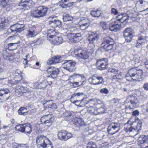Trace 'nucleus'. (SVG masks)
<instances>
[{"mask_svg":"<svg viewBox=\"0 0 148 148\" xmlns=\"http://www.w3.org/2000/svg\"><path fill=\"white\" fill-rule=\"evenodd\" d=\"M94 47L92 46V45H88V49L86 51L81 49H75L74 51V53L76 57L80 58L82 63L85 64L89 61V55L93 53L95 50Z\"/></svg>","mask_w":148,"mask_h":148,"instance_id":"nucleus-1","label":"nucleus"},{"mask_svg":"<svg viewBox=\"0 0 148 148\" xmlns=\"http://www.w3.org/2000/svg\"><path fill=\"white\" fill-rule=\"evenodd\" d=\"M36 143L38 148H53L52 143L46 136L42 135L37 137Z\"/></svg>","mask_w":148,"mask_h":148,"instance_id":"nucleus-2","label":"nucleus"},{"mask_svg":"<svg viewBox=\"0 0 148 148\" xmlns=\"http://www.w3.org/2000/svg\"><path fill=\"white\" fill-rule=\"evenodd\" d=\"M69 80L74 87L82 85L85 83V79L83 74H74L70 77Z\"/></svg>","mask_w":148,"mask_h":148,"instance_id":"nucleus-3","label":"nucleus"},{"mask_svg":"<svg viewBox=\"0 0 148 148\" xmlns=\"http://www.w3.org/2000/svg\"><path fill=\"white\" fill-rule=\"evenodd\" d=\"M48 9L45 6H39L35 10L31 12V16L35 18L42 17L46 15Z\"/></svg>","mask_w":148,"mask_h":148,"instance_id":"nucleus-4","label":"nucleus"},{"mask_svg":"<svg viewBox=\"0 0 148 148\" xmlns=\"http://www.w3.org/2000/svg\"><path fill=\"white\" fill-rule=\"evenodd\" d=\"M114 44V40L110 37H107L103 39L101 44V46L107 51L112 49Z\"/></svg>","mask_w":148,"mask_h":148,"instance_id":"nucleus-5","label":"nucleus"},{"mask_svg":"<svg viewBox=\"0 0 148 148\" xmlns=\"http://www.w3.org/2000/svg\"><path fill=\"white\" fill-rule=\"evenodd\" d=\"M54 16H50L47 18V23L49 27L52 28L58 27L60 28L61 27L62 22L59 20H56Z\"/></svg>","mask_w":148,"mask_h":148,"instance_id":"nucleus-6","label":"nucleus"},{"mask_svg":"<svg viewBox=\"0 0 148 148\" xmlns=\"http://www.w3.org/2000/svg\"><path fill=\"white\" fill-rule=\"evenodd\" d=\"M130 77L133 81H136L141 78V76L143 74L142 69H137L136 68L130 69Z\"/></svg>","mask_w":148,"mask_h":148,"instance_id":"nucleus-7","label":"nucleus"},{"mask_svg":"<svg viewBox=\"0 0 148 148\" xmlns=\"http://www.w3.org/2000/svg\"><path fill=\"white\" fill-rule=\"evenodd\" d=\"M54 117L53 115L49 114L42 116L40 119V121L44 125L50 126L54 121Z\"/></svg>","mask_w":148,"mask_h":148,"instance_id":"nucleus-8","label":"nucleus"},{"mask_svg":"<svg viewBox=\"0 0 148 148\" xmlns=\"http://www.w3.org/2000/svg\"><path fill=\"white\" fill-rule=\"evenodd\" d=\"M134 124V126H131L130 127V136L133 137L136 135L139 132V130H141V123L140 122L136 123L135 122L132 124L130 123V125H132Z\"/></svg>","mask_w":148,"mask_h":148,"instance_id":"nucleus-9","label":"nucleus"},{"mask_svg":"<svg viewBox=\"0 0 148 148\" xmlns=\"http://www.w3.org/2000/svg\"><path fill=\"white\" fill-rule=\"evenodd\" d=\"M99 38V36L98 34L94 32L91 33L89 35L88 38V40L89 42L88 45H92V47H95Z\"/></svg>","mask_w":148,"mask_h":148,"instance_id":"nucleus-10","label":"nucleus"},{"mask_svg":"<svg viewBox=\"0 0 148 148\" xmlns=\"http://www.w3.org/2000/svg\"><path fill=\"white\" fill-rule=\"evenodd\" d=\"M57 135L59 140H66L72 136L71 133L64 130L58 131Z\"/></svg>","mask_w":148,"mask_h":148,"instance_id":"nucleus-11","label":"nucleus"},{"mask_svg":"<svg viewBox=\"0 0 148 148\" xmlns=\"http://www.w3.org/2000/svg\"><path fill=\"white\" fill-rule=\"evenodd\" d=\"M89 83L92 85H99L103 83L104 79L102 77H97L93 75L90 77L88 80Z\"/></svg>","mask_w":148,"mask_h":148,"instance_id":"nucleus-12","label":"nucleus"},{"mask_svg":"<svg viewBox=\"0 0 148 148\" xmlns=\"http://www.w3.org/2000/svg\"><path fill=\"white\" fill-rule=\"evenodd\" d=\"M120 126V124L118 123H110L108 127L107 131L110 134L112 135L118 132L119 128L115 130L116 129Z\"/></svg>","mask_w":148,"mask_h":148,"instance_id":"nucleus-13","label":"nucleus"},{"mask_svg":"<svg viewBox=\"0 0 148 148\" xmlns=\"http://www.w3.org/2000/svg\"><path fill=\"white\" fill-rule=\"evenodd\" d=\"M25 26L23 24H16L11 25L10 29L12 32L15 34L20 33L24 29Z\"/></svg>","mask_w":148,"mask_h":148,"instance_id":"nucleus-14","label":"nucleus"},{"mask_svg":"<svg viewBox=\"0 0 148 148\" xmlns=\"http://www.w3.org/2000/svg\"><path fill=\"white\" fill-rule=\"evenodd\" d=\"M75 64L76 62H72L71 60H67L63 63L62 66L64 69H66L70 72H72L75 71Z\"/></svg>","mask_w":148,"mask_h":148,"instance_id":"nucleus-15","label":"nucleus"},{"mask_svg":"<svg viewBox=\"0 0 148 148\" xmlns=\"http://www.w3.org/2000/svg\"><path fill=\"white\" fill-rule=\"evenodd\" d=\"M10 92V90L7 88L0 89V102L8 100L9 97L8 94Z\"/></svg>","mask_w":148,"mask_h":148,"instance_id":"nucleus-16","label":"nucleus"},{"mask_svg":"<svg viewBox=\"0 0 148 148\" xmlns=\"http://www.w3.org/2000/svg\"><path fill=\"white\" fill-rule=\"evenodd\" d=\"M138 144L141 146H143L144 145L147 144V145H145L144 148H148V135H143L139 137Z\"/></svg>","mask_w":148,"mask_h":148,"instance_id":"nucleus-17","label":"nucleus"},{"mask_svg":"<svg viewBox=\"0 0 148 148\" xmlns=\"http://www.w3.org/2000/svg\"><path fill=\"white\" fill-rule=\"evenodd\" d=\"M121 23L115 21L109 24V29L112 31L117 32L121 28Z\"/></svg>","mask_w":148,"mask_h":148,"instance_id":"nucleus-18","label":"nucleus"},{"mask_svg":"<svg viewBox=\"0 0 148 148\" xmlns=\"http://www.w3.org/2000/svg\"><path fill=\"white\" fill-rule=\"evenodd\" d=\"M129 16H123L122 15H119L116 17V21L118 22L122 23L125 26L129 25Z\"/></svg>","mask_w":148,"mask_h":148,"instance_id":"nucleus-19","label":"nucleus"},{"mask_svg":"<svg viewBox=\"0 0 148 148\" xmlns=\"http://www.w3.org/2000/svg\"><path fill=\"white\" fill-rule=\"evenodd\" d=\"M85 96L83 92H78L75 93L72 95L70 98L71 101H73V99H77L80 100L81 101H83Z\"/></svg>","mask_w":148,"mask_h":148,"instance_id":"nucleus-20","label":"nucleus"},{"mask_svg":"<svg viewBox=\"0 0 148 148\" xmlns=\"http://www.w3.org/2000/svg\"><path fill=\"white\" fill-rule=\"evenodd\" d=\"M49 37L54 38L52 40V43L54 45H58L62 44L63 42V38L61 37L51 35L49 36Z\"/></svg>","mask_w":148,"mask_h":148,"instance_id":"nucleus-21","label":"nucleus"},{"mask_svg":"<svg viewBox=\"0 0 148 148\" xmlns=\"http://www.w3.org/2000/svg\"><path fill=\"white\" fill-rule=\"evenodd\" d=\"M107 64V63L104 60H98L97 61L96 66L99 70H102L106 69Z\"/></svg>","mask_w":148,"mask_h":148,"instance_id":"nucleus-22","label":"nucleus"},{"mask_svg":"<svg viewBox=\"0 0 148 148\" xmlns=\"http://www.w3.org/2000/svg\"><path fill=\"white\" fill-rule=\"evenodd\" d=\"M14 73V79H17V78L16 76L17 75V74L18 75V77L19 78H21V79L19 80H16L15 82V83L16 84H18L19 83H22L21 81L23 79V77L22 76V72L18 69H17L15 70V71L13 73Z\"/></svg>","mask_w":148,"mask_h":148,"instance_id":"nucleus-23","label":"nucleus"},{"mask_svg":"<svg viewBox=\"0 0 148 148\" xmlns=\"http://www.w3.org/2000/svg\"><path fill=\"white\" fill-rule=\"evenodd\" d=\"M15 91L16 93H18L17 95L19 96L22 95L23 93L27 91L25 87L20 86H18L16 87L15 88Z\"/></svg>","mask_w":148,"mask_h":148,"instance_id":"nucleus-24","label":"nucleus"},{"mask_svg":"<svg viewBox=\"0 0 148 148\" xmlns=\"http://www.w3.org/2000/svg\"><path fill=\"white\" fill-rule=\"evenodd\" d=\"M73 123L76 126H82L85 125L84 121L83 119L80 118H75L73 121Z\"/></svg>","mask_w":148,"mask_h":148,"instance_id":"nucleus-25","label":"nucleus"},{"mask_svg":"<svg viewBox=\"0 0 148 148\" xmlns=\"http://www.w3.org/2000/svg\"><path fill=\"white\" fill-rule=\"evenodd\" d=\"M48 82L47 80H45L38 84L37 87H36V89H43L45 88L48 85Z\"/></svg>","mask_w":148,"mask_h":148,"instance_id":"nucleus-26","label":"nucleus"},{"mask_svg":"<svg viewBox=\"0 0 148 148\" xmlns=\"http://www.w3.org/2000/svg\"><path fill=\"white\" fill-rule=\"evenodd\" d=\"M32 126L29 123H25L24 125V132L30 134L32 131Z\"/></svg>","mask_w":148,"mask_h":148,"instance_id":"nucleus-27","label":"nucleus"},{"mask_svg":"<svg viewBox=\"0 0 148 148\" xmlns=\"http://www.w3.org/2000/svg\"><path fill=\"white\" fill-rule=\"evenodd\" d=\"M20 43L19 41L15 43H11L8 44V48L10 50H13L16 49L18 47L17 44Z\"/></svg>","mask_w":148,"mask_h":148,"instance_id":"nucleus-28","label":"nucleus"},{"mask_svg":"<svg viewBox=\"0 0 148 148\" xmlns=\"http://www.w3.org/2000/svg\"><path fill=\"white\" fill-rule=\"evenodd\" d=\"M123 36L125 39V42H128L130 41V28H126L124 31Z\"/></svg>","mask_w":148,"mask_h":148,"instance_id":"nucleus-29","label":"nucleus"},{"mask_svg":"<svg viewBox=\"0 0 148 148\" xmlns=\"http://www.w3.org/2000/svg\"><path fill=\"white\" fill-rule=\"evenodd\" d=\"M68 31L71 32V34H73V33L77 32V29L75 26L69 25L66 28Z\"/></svg>","mask_w":148,"mask_h":148,"instance_id":"nucleus-30","label":"nucleus"},{"mask_svg":"<svg viewBox=\"0 0 148 148\" xmlns=\"http://www.w3.org/2000/svg\"><path fill=\"white\" fill-rule=\"evenodd\" d=\"M145 37V36H140L138 38L137 43L136 45L137 46L138 45L142 46L144 45L146 41Z\"/></svg>","mask_w":148,"mask_h":148,"instance_id":"nucleus-31","label":"nucleus"},{"mask_svg":"<svg viewBox=\"0 0 148 148\" xmlns=\"http://www.w3.org/2000/svg\"><path fill=\"white\" fill-rule=\"evenodd\" d=\"M90 15L94 17L98 18L101 16V12L98 10H92L91 12Z\"/></svg>","mask_w":148,"mask_h":148,"instance_id":"nucleus-32","label":"nucleus"},{"mask_svg":"<svg viewBox=\"0 0 148 148\" xmlns=\"http://www.w3.org/2000/svg\"><path fill=\"white\" fill-rule=\"evenodd\" d=\"M63 19L64 21H72L73 18L69 14L64 13L63 15Z\"/></svg>","mask_w":148,"mask_h":148,"instance_id":"nucleus-33","label":"nucleus"},{"mask_svg":"<svg viewBox=\"0 0 148 148\" xmlns=\"http://www.w3.org/2000/svg\"><path fill=\"white\" fill-rule=\"evenodd\" d=\"M59 72V70L58 68H55L54 70L52 72L51 74L49 75V77H51L52 78L54 79L56 78Z\"/></svg>","mask_w":148,"mask_h":148,"instance_id":"nucleus-34","label":"nucleus"},{"mask_svg":"<svg viewBox=\"0 0 148 148\" xmlns=\"http://www.w3.org/2000/svg\"><path fill=\"white\" fill-rule=\"evenodd\" d=\"M26 108L22 107L19 109L18 112L19 114L23 115H26L27 114L28 112L27 111Z\"/></svg>","mask_w":148,"mask_h":148,"instance_id":"nucleus-35","label":"nucleus"},{"mask_svg":"<svg viewBox=\"0 0 148 148\" xmlns=\"http://www.w3.org/2000/svg\"><path fill=\"white\" fill-rule=\"evenodd\" d=\"M47 103V106L49 108H54V106H55V104L54 103L52 100H47L44 101V103H42L43 105L45 104L46 103Z\"/></svg>","mask_w":148,"mask_h":148,"instance_id":"nucleus-36","label":"nucleus"},{"mask_svg":"<svg viewBox=\"0 0 148 148\" xmlns=\"http://www.w3.org/2000/svg\"><path fill=\"white\" fill-rule=\"evenodd\" d=\"M73 34L74 35L73 39V40L77 42L80 40V38L81 37V35L79 33H73Z\"/></svg>","mask_w":148,"mask_h":148,"instance_id":"nucleus-37","label":"nucleus"},{"mask_svg":"<svg viewBox=\"0 0 148 148\" xmlns=\"http://www.w3.org/2000/svg\"><path fill=\"white\" fill-rule=\"evenodd\" d=\"M88 112L90 113L93 115H97V112L96 111V109H95L92 106H90L88 108Z\"/></svg>","mask_w":148,"mask_h":148,"instance_id":"nucleus-38","label":"nucleus"},{"mask_svg":"<svg viewBox=\"0 0 148 148\" xmlns=\"http://www.w3.org/2000/svg\"><path fill=\"white\" fill-rule=\"evenodd\" d=\"M24 124L17 125L15 127V129L17 131H18L22 132H24Z\"/></svg>","mask_w":148,"mask_h":148,"instance_id":"nucleus-39","label":"nucleus"},{"mask_svg":"<svg viewBox=\"0 0 148 148\" xmlns=\"http://www.w3.org/2000/svg\"><path fill=\"white\" fill-rule=\"evenodd\" d=\"M8 22L7 20L2 21L1 18H0V30L4 29L6 25L5 23Z\"/></svg>","mask_w":148,"mask_h":148,"instance_id":"nucleus-40","label":"nucleus"},{"mask_svg":"<svg viewBox=\"0 0 148 148\" xmlns=\"http://www.w3.org/2000/svg\"><path fill=\"white\" fill-rule=\"evenodd\" d=\"M97 146L95 143L93 142H90L87 144V148H95Z\"/></svg>","mask_w":148,"mask_h":148,"instance_id":"nucleus-41","label":"nucleus"},{"mask_svg":"<svg viewBox=\"0 0 148 148\" xmlns=\"http://www.w3.org/2000/svg\"><path fill=\"white\" fill-rule=\"evenodd\" d=\"M52 58L55 64L59 62L61 60V58L60 56H56Z\"/></svg>","mask_w":148,"mask_h":148,"instance_id":"nucleus-42","label":"nucleus"},{"mask_svg":"<svg viewBox=\"0 0 148 148\" xmlns=\"http://www.w3.org/2000/svg\"><path fill=\"white\" fill-rule=\"evenodd\" d=\"M26 2V0H21L19 3V6L23 7V8H21L23 9L24 8L27 7V4Z\"/></svg>","mask_w":148,"mask_h":148,"instance_id":"nucleus-43","label":"nucleus"},{"mask_svg":"<svg viewBox=\"0 0 148 148\" xmlns=\"http://www.w3.org/2000/svg\"><path fill=\"white\" fill-rule=\"evenodd\" d=\"M48 36L49 37V34H51V35H53L54 36L56 35V32L54 29V28H53L52 29H49L47 31Z\"/></svg>","mask_w":148,"mask_h":148,"instance_id":"nucleus-44","label":"nucleus"},{"mask_svg":"<svg viewBox=\"0 0 148 148\" xmlns=\"http://www.w3.org/2000/svg\"><path fill=\"white\" fill-rule=\"evenodd\" d=\"M81 22L82 23L86 25L87 26H89L90 23V21L89 20L88 18H86L82 20L81 21Z\"/></svg>","mask_w":148,"mask_h":148,"instance_id":"nucleus-45","label":"nucleus"},{"mask_svg":"<svg viewBox=\"0 0 148 148\" xmlns=\"http://www.w3.org/2000/svg\"><path fill=\"white\" fill-rule=\"evenodd\" d=\"M70 0H62V1L64 3L68 2L67 3H65L64 5L68 7H70L72 6L73 3V2H70L69 1Z\"/></svg>","mask_w":148,"mask_h":148,"instance_id":"nucleus-46","label":"nucleus"},{"mask_svg":"<svg viewBox=\"0 0 148 148\" xmlns=\"http://www.w3.org/2000/svg\"><path fill=\"white\" fill-rule=\"evenodd\" d=\"M96 111L97 112V115L102 114L105 112V110L102 107L96 109Z\"/></svg>","mask_w":148,"mask_h":148,"instance_id":"nucleus-47","label":"nucleus"},{"mask_svg":"<svg viewBox=\"0 0 148 148\" xmlns=\"http://www.w3.org/2000/svg\"><path fill=\"white\" fill-rule=\"evenodd\" d=\"M138 2L141 5V6L142 7H147L148 5V3L145 1L140 0L138 1Z\"/></svg>","mask_w":148,"mask_h":148,"instance_id":"nucleus-48","label":"nucleus"},{"mask_svg":"<svg viewBox=\"0 0 148 148\" xmlns=\"http://www.w3.org/2000/svg\"><path fill=\"white\" fill-rule=\"evenodd\" d=\"M9 1V0H0V5L3 6H5Z\"/></svg>","mask_w":148,"mask_h":148,"instance_id":"nucleus-49","label":"nucleus"},{"mask_svg":"<svg viewBox=\"0 0 148 148\" xmlns=\"http://www.w3.org/2000/svg\"><path fill=\"white\" fill-rule=\"evenodd\" d=\"M100 92L101 94H107L109 93V90L107 88H104L101 89Z\"/></svg>","mask_w":148,"mask_h":148,"instance_id":"nucleus-50","label":"nucleus"},{"mask_svg":"<svg viewBox=\"0 0 148 148\" xmlns=\"http://www.w3.org/2000/svg\"><path fill=\"white\" fill-rule=\"evenodd\" d=\"M73 99V101H71L73 103L75 104L76 105L78 106H82V105H80L81 102L80 103L79 102L80 101V100H78L77 99L74 100Z\"/></svg>","mask_w":148,"mask_h":148,"instance_id":"nucleus-51","label":"nucleus"},{"mask_svg":"<svg viewBox=\"0 0 148 148\" xmlns=\"http://www.w3.org/2000/svg\"><path fill=\"white\" fill-rule=\"evenodd\" d=\"M55 68L53 66H51L49 67L47 70L48 73L50 75L52 72L54 70V69H55Z\"/></svg>","mask_w":148,"mask_h":148,"instance_id":"nucleus-52","label":"nucleus"},{"mask_svg":"<svg viewBox=\"0 0 148 148\" xmlns=\"http://www.w3.org/2000/svg\"><path fill=\"white\" fill-rule=\"evenodd\" d=\"M111 13L114 15H116L118 14V11L114 8H112L111 9Z\"/></svg>","mask_w":148,"mask_h":148,"instance_id":"nucleus-53","label":"nucleus"},{"mask_svg":"<svg viewBox=\"0 0 148 148\" xmlns=\"http://www.w3.org/2000/svg\"><path fill=\"white\" fill-rule=\"evenodd\" d=\"M100 25L104 30L108 28V26L106 23L101 22L100 23Z\"/></svg>","mask_w":148,"mask_h":148,"instance_id":"nucleus-54","label":"nucleus"},{"mask_svg":"<svg viewBox=\"0 0 148 148\" xmlns=\"http://www.w3.org/2000/svg\"><path fill=\"white\" fill-rule=\"evenodd\" d=\"M130 109L134 108L136 106V103L134 101L130 100Z\"/></svg>","mask_w":148,"mask_h":148,"instance_id":"nucleus-55","label":"nucleus"},{"mask_svg":"<svg viewBox=\"0 0 148 148\" xmlns=\"http://www.w3.org/2000/svg\"><path fill=\"white\" fill-rule=\"evenodd\" d=\"M130 17L131 20L133 21L134 22L137 21L138 16L136 14L134 15V16L131 15L130 16Z\"/></svg>","mask_w":148,"mask_h":148,"instance_id":"nucleus-56","label":"nucleus"},{"mask_svg":"<svg viewBox=\"0 0 148 148\" xmlns=\"http://www.w3.org/2000/svg\"><path fill=\"white\" fill-rule=\"evenodd\" d=\"M110 72L112 73H114V74H116V73H118L119 72V71L118 70L115 69L114 68H112L109 70Z\"/></svg>","mask_w":148,"mask_h":148,"instance_id":"nucleus-57","label":"nucleus"},{"mask_svg":"<svg viewBox=\"0 0 148 148\" xmlns=\"http://www.w3.org/2000/svg\"><path fill=\"white\" fill-rule=\"evenodd\" d=\"M26 3L27 4V7L31 6L33 3V2L32 0H26Z\"/></svg>","mask_w":148,"mask_h":148,"instance_id":"nucleus-58","label":"nucleus"},{"mask_svg":"<svg viewBox=\"0 0 148 148\" xmlns=\"http://www.w3.org/2000/svg\"><path fill=\"white\" fill-rule=\"evenodd\" d=\"M88 26H87L86 25H84V24L82 23L80 25V27L82 30H84L87 28Z\"/></svg>","mask_w":148,"mask_h":148,"instance_id":"nucleus-59","label":"nucleus"},{"mask_svg":"<svg viewBox=\"0 0 148 148\" xmlns=\"http://www.w3.org/2000/svg\"><path fill=\"white\" fill-rule=\"evenodd\" d=\"M26 90L27 91L25 92H24V93H23L22 95L25 96H28L31 93L30 91L29 90H27L26 87Z\"/></svg>","mask_w":148,"mask_h":148,"instance_id":"nucleus-60","label":"nucleus"},{"mask_svg":"<svg viewBox=\"0 0 148 148\" xmlns=\"http://www.w3.org/2000/svg\"><path fill=\"white\" fill-rule=\"evenodd\" d=\"M139 114V112L138 110H136L133 111L132 115L134 116H136L138 115Z\"/></svg>","mask_w":148,"mask_h":148,"instance_id":"nucleus-61","label":"nucleus"},{"mask_svg":"<svg viewBox=\"0 0 148 148\" xmlns=\"http://www.w3.org/2000/svg\"><path fill=\"white\" fill-rule=\"evenodd\" d=\"M64 115L65 116L68 117L71 116L72 115L71 112L68 111H67L64 113Z\"/></svg>","mask_w":148,"mask_h":148,"instance_id":"nucleus-62","label":"nucleus"},{"mask_svg":"<svg viewBox=\"0 0 148 148\" xmlns=\"http://www.w3.org/2000/svg\"><path fill=\"white\" fill-rule=\"evenodd\" d=\"M47 63L49 65H51L52 64H55L52 58L49 59L48 60Z\"/></svg>","mask_w":148,"mask_h":148,"instance_id":"nucleus-63","label":"nucleus"},{"mask_svg":"<svg viewBox=\"0 0 148 148\" xmlns=\"http://www.w3.org/2000/svg\"><path fill=\"white\" fill-rule=\"evenodd\" d=\"M112 103L114 104H118L119 102V99H117L114 98L112 100Z\"/></svg>","mask_w":148,"mask_h":148,"instance_id":"nucleus-64","label":"nucleus"}]
</instances>
